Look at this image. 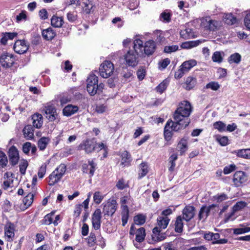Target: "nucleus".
Segmentation results:
<instances>
[{"label": "nucleus", "mask_w": 250, "mask_h": 250, "mask_svg": "<svg viewBox=\"0 0 250 250\" xmlns=\"http://www.w3.org/2000/svg\"><path fill=\"white\" fill-rule=\"evenodd\" d=\"M223 20L224 22L228 25H233L237 22L236 18L231 13L225 14Z\"/></svg>", "instance_id": "7c9ffc66"}, {"label": "nucleus", "mask_w": 250, "mask_h": 250, "mask_svg": "<svg viewBox=\"0 0 250 250\" xmlns=\"http://www.w3.org/2000/svg\"><path fill=\"white\" fill-rule=\"evenodd\" d=\"M152 232V239L154 241H161L166 237L165 233H161V230L158 227H155L153 229Z\"/></svg>", "instance_id": "6ab92c4d"}, {"label": "nucleus", "mask_w": 250, "mask_h": 250, "mask_svg": "<svg viewBox=\"0 0 250 250\" xmlns=\"http://www.w3.org/2000/svg\"><path fill=\"white\" fill-rule=\"evenodd\" d=\"M44 111L46 114V118L49 121H54L57 116L56 109L55 107L51 105H48L45 106Z\"/></svg>", "instance_id": "dca6fc26"}, {"label": "nucleus", "mask_w": 250, "mask_h": 250, "mask_svg": "<svg viewBox=\"0 0 250 250\" xmlns=\"http://www.w3.org/2000/svg\"><path fill=\"white\" fill-rule=\"evenodd\" d=\"M216 141L222 146H226L228 144L229 139L226 136H221L220 135L216 136Z\"/></svg>", "instance_id": "de8ad7c7"}, {"label": "nucleus", "mask_w": 250, "mask_h": 250, "mask_svg": "<svg viewBox=\"0 0 250 250\" xmlns=\"http://www.w3.org/2000/svg\"><path fill=\"white\" fill-rule=\"evenodd\" d=\"M103 197L101 195L99 191H96L94 193L93 199L96 204H99L102 201Z\"/></svg>", "instance_id": "6e6d98bb"}, {"label": "nucleus", "mask_w": 250, "mask_h": 250, "mask_svg": "<svg viewBox=\"0 0 250 250\" xmlns=\"http://www.w3.org/2000/svg\"><path fill=\"white\" fill-rule=\"evenodd\" d=\"M169 221L167 217L159 216L157 218L158 225L160 229H165L167 227Z\"/></svg>", "instance_id": "c756f323"}, {"label": "nucleus", "mask_w": 250, "mask_h": 250, "mask_svg": "<svg viewBox=\"0 0 250 250\" xmlns=\"http://www.w3.org/2000/svg\"><path fill=\"white\" fill-rule=\"evenodd\" d=\"M33 126L37 128H40L42 125V116L41 114L36 113L32 116Z\"/></svg>", "instance_id": "5701e85b"}, {"label": "nucleus", "mask_w": 250, "mask_h": 250, "mask_svg": "<svg viewBox=\"0 0 250 250\" xmlns=\"http://www.w3.org/2000/svg\"><path fill=\"white\" fill-rule=\"evenodd\" d=\"M220 87V85L217 82H212L206 85L207 88H210L213 90H217Z\"/></svg>", "instance_id": "4d7b16f0"}, {"label": "nucleus", "mask_w": 250, "mask_h": 250, "mask_svg": "<svg viewBox=\"0 0 250 250\" xmlns=\"http://www.w3.org/2000/svg\"><path fill=\"white\" fill-rule=\"evenodd\" d=\"M228 195L225 193L217 194L213 196V201H216L217 203H220L228 199Z\"/></svg>", "instance_id": "a18cd8bd"}, {"label": "nucleus", "mask_w": 250, "mask_h": 250, "mask_svg": "<svg viewBox=\"0 0 250 250\" xmlns=\"http://www.w3.org/2000/svg\"><path fill=\"white\" fill-rule=\"evenodd\" d=\"M217 207V205L216 204H212L208 207L205 205L202 206L198 214L199 220H201L203 219H206L209 216L210 212Z\"/></svg>", "instance_id": "f8f14e48"}, {"label": "nucleus", "mask_w": 250, "mask_h": 250, "mask_svg": "<svg viewBox=\"0 0 250 250\" xmlns=\"http://www.w3.org/2000/svg\"><path fill=\"white\" fill-rule=\"evenodd\" d=\"M179 47L176 45H172L171 46H166L164 48V51L166 53H170L178 50Z\"/></svg>", "instance_id": "603ef678"}, {"label": "nucleus", "mask_w": 250, "mask_h": 250, "mask_svg": "<svg viewBox=\"0 0 250 250\" xmlns=\"http://www.w3.org/2000/svg\"><path fill=\"white\" fill-rule=\"evenodd\" d=\"M145 53L148 56L152 55L156 50V45L154 41L149 40L143 47Z\"/></svg>", "instance_id": "f3484780"}, {"label": "nucleus", "mask_w": 250, "mask_h": 250, "mask_svg": "<svg viewBox=\"0 0 250 250\" xmlns=\"http://www.w3.org/2000/svg\"><path fill=\"white\" fill-rule=\"evenodd\" d=\"M164 249L165 250H177L172 242L166 243L164 245Z\"/></svg>", "instance_id": "774afa93"}, {"label": "nucleus", "mask_w": 250, "mask_h": 250, "mask_svg": "<svg viewBox=\"0 0 250 250\" xmlns=\"http://www.w3.org/2000/svg\"><path fill=\"white\" fill-rule=\"evenodd\" d=\"M88 243L89 246H92L95 243L96 236L94 233L90 232L88 237Z\"/></svg>", "instance_id": "052dcab7"}, {"label": "nucleus", "mask_w": 250, "mask_h": 250, "mask_svg": "<svg viewBox=\"0 0 250 250\" xmlns=\"http://www.w3.org/2000/svg\"><path fill=\"white\" fill-rule=\"evenodd\" d=\"M167 81L166 80H164L156 87V90L160 94H162L167 89Z\"/></svg>", "instance_id": "ea45409f"}, {"label": "nucleus", "mask_w": 250, "mask_h": 250, "mask_svg": "<svg viewBox=\"0 0 250 250\" xmlns=\"http://www.w3.org/2000/svg\"><path fill=\"white\" fill-rule=\"evenodd\" d=\"M244 24L248 29L250 30V13L247 14L245 16Z\"/></svg>", "instance_id": "338daca9"}, {"label": "nucleus", "mask_w": 250, "mask_h": 250, "mask_svg": "<svg viewBox=\"0 0 250 250\" xmlns=\"http://www.w3.org/2000/svg\"><path fill=\"white\" fill-rule=\"evenodd\" d=\"M97 164L93 160H88V164H83L82 170L83 173H87L89 171V177L91 178L94 174Z\"/></svg>", "instance_id": "ddd939ff"}, {"label": "nucleus", "mask_w": 250, "mask_h": 250, "mask_svg": "<svg viewBox=\"0 0 250 250\" xmlns=\"http://www.w3.org/2000/svg\"><path fill=\"white\" fill-rule=\"evenodd\" d=\"M237 156L245 159H250V148L242 149L237 150Z\"/></svg>", "instance_id": "e433bc0d"}, {"label": "nucleus", "mask_w": 250, "mask_h": 250, "mask_svg": "<svg viewBox=\"0 0 250 250\" xmlns=\"http://www.w3.org/2000/svg\"><path fill=\"white\" fill-rule=\"evenodd\" d=\"M28 166V163L27 160H23L22 162L19 165L20 171L22 175L25 174L26 170Z\"/></svg>", "instance_id": "09e8293b"}, {"label": "nucleus", "mask_w": 250, "mask_h": 250, "mask_svg": "<svg viewBox=\"0 0 250 250\" xmlns=\"http://www.w3.org/2000/svg\"><path fill=\"white\" fill-rule=\"evenodd\" d=\"M170 61L168 58L164 59L161 62H159V64L163 68H166L170 63Z\"/></svg>", "instance_id": "69168bd1"}, {"label": "nucleus", "mask_w": 250, "mask_h": 250, "mask_svg": "<svg viewBox=\"0 0 250 250\" xmlns=\"http://www.w3.org/2000/svg\"><path fill=\"white\" fill-rule=\"evenodd\" d=\"M43 38L46 41H51L56 36V32L51 27L43 29L42 31Z\"/></svg>", "instance_id": "a211bd4d"}, {"label": "nucleus", "mask_w": 250, "mask_h": 250, "mask_svg": "<svg viewBox=\"0 0 250 250\" xmlns=\"http://www.w3.org/2000/svg\"><path fill=\"white\" fill-rule=\"evenodd\" d=\"M29 47V45L25 40H17L14 45L13 49L17 53L22 54L27 52Z\"/></svg>", "instance_id": "6e6552de"}, {"label": "nucleus", "mask_w": 250, "mask_h": 250, "mask_svg": "<svg viewBox=\"0 0 250 250\" xmlns=\"http://www.w3.org/2000/svg\"><path fill=\"white\" fill-rule=\"evenodd\" d=\"M143 43V41L140 39H137L134 40L133 42V51H135L136 54H139V50L140 51H142L144 47Z\"/></svg>", "instance_id": "c9c22d12"}, {"label": "nucleus", "mask_w": 250, "mask_h": 250, "mask_svg": "<svg viewBox=\"0 0 250 250\" xmlns=\"http://www.w3.org/2000/svg\"><path fill=\"white\" fill-rule=\"evenodd\" d=\"M178 147L181 155H182L187 151L188 149L187 143L186 140L184 139H181L178 143Z\"/></svg>", "instance_id": "4c0bfd02"}, {"label": "nucleus", "mask_w": 250, "mask_h": 250, "mask_svg": "<svg viewBox=\"0 0 250 250\" xmlns=\"http://www.w3.org/2000/svg\"><path fill=\"white\" fill-rule=\"evenodd\" d=\"M117 208V202L114 199H109L104 205L103 213L104 215L112 216Z\"/></svg>", "instance_id": "423d86ee"}, {"label": "nucleus", "mask_w": 250, "mask_h": 250, "mask_svg": "<svg viewBox=\"0 0 250 250\" xmlns=\"http://www.w3.org/2000/svg\"><path fill=\"white\" fill-rule=\"evenodd\" d=\"M122 164L128 165L131 161V155L127 151H124L121 155Z\"/></svg>", "instance_id": "f704fd0d"}, {"label": "nucleus", "mask_w": 250, "mask_h": 250, "mask_svg": "<svg viewBox=\"0 0 250 250\" xmlns=\"http://www.w3.org/2000/svg\"><path fill=\"white\" fill-rule=\"evenodd\" d=\"M5 235L9 238H12L14 237V228L11 223L5 229Z\"/></svg>", "instance_id": "79ce46f5"}, {"label": "nucleus", "mask_w": 250, "mask_h": 250, "mask_svg": "<svg viewBox=\"0 0 250 250\" xmlns=\"http://www.w3.org/2000/svg\"><path fill=\"white\" fill-rule=\"evenodd\" d=\"M0 63L4 68H9L14 63L13 55L7 52H4L0 56Z\"/></svg>", "instance_id": "39448f33"}, {"label": "nucleus", "mask_w": 250, "mask_h": 250, "mask_svg": "<svg viewBox=\"0 0 250 250\" xmlns=\"http://www.w3.org/2000/svg\"><path fill=\"white\" fill-rule=\"evenodd\" d=\"M183 230V223L182 218L181 216H178L176 218L175 223V231L176 232L181 233Z\"/></svg>", "instance_id": "473e14b6"}, {"label": "nucleus", "mask_w": 250, "mask_h": 250, "mask_svg": "<svg viewBox=\"0 0 250 250\" xmlns=\"http://www.w3.org/2000/svg\"><path fill=\"white\" fill-rule=\"evenodd\" d=\"M136 238L135 240L138 242H143L146 236L145 229L144 228H140L138 229L136 231Z\"/></svg>", "instance_id": "2f4dec72"}, {"label": "nucleus", "mask_w": 250, "mask_h": 250, "mask_svg": "<svg viewBox=\"0 0 250 250\" xmlns=\"http://www.w3.org/2000/svg\"><path fill=\"white\" fill-rule=\"evenodd\" d=\"M195 208L193 206H186L183 209V219L188 222L191 220L195 215Z\"/></svg>", "instance_id": "9b49d317"}, {"label": "nucleus", "mask_w": 250, "mask_h": 250, "mask_svg": "<svg viewBox=\"0 0 250 250\" xmlns=\"http://www.w3.org/2000/svg\"><path fill=\"white\" fill-rule=\"evenodd\" d=\"M241 61V56L238 53L231 54L228 58L229 63H235L238 64Z\"/></svg>", "instance_id": "72a5a7b5"}, {"label": "nucleus", "mask_w": 250, "mask_h": 250, "mask_svg": "<svg viewBox=\"0 0 250 250\" xmlns=\"http://www.w3.org/2000/svg\"><path fill=\"white\" fill-rule=\"evenodd\" d=\"M50 142V139L48 137H41L38 141V146L40 150H44L48 143Z\"/></svg>", "instance_id": "cd10ccee"}, {"label": "nucleus", "mask_w": 250, "mask_h": 250, "mask_svg": "<svg viewBox=\"0 0 250 250\" xmlns=\"http://www.w3.org/2000/svg\"><path fill=\"white\" fill-rule=\"evenodd\" d=\"M248 176L242 171H236L233 175V182L236 187H240L247 181Z\"/></svg>", "instance_id": "1a4fd4ad"}, {"label": "nucleus", "mask_w": 250, "mask_h": 250, "mask_svg": "<svg viewBox=\"0 0 250 250\" xmlns=\"http://www.w3.org/2000/svg\"><path fill=\"white\" fill-rule=\"evenodd\" d=\"M148 172L147 164L146 162H142L139 166L138 178L141 179L145 176Z\"/></svg>", "instance_id": "393cba45"}, {"label": "nucleus", "mask_w": 250, "mask_h": 250, "mask_svg": "<svg viewBox=\"0 0 250 250\" xmlns=\"http://www.w3.org/2000/svg\"><path fill=\"white\" fill-rule=\"evenodd\" d=\"M212 60L214 62H221L223 61V58L221 53L219 51L215 52L212 56Z\"/></svg>", "instance_id": "3c124183"}, {"label": "nucleus", "mask_w": 250, "mask_h": 250, "mask_svg": "<svg viewBox=\"0 0 250 250\" xmlns=\"http://www.w3.org/2000/svg\"><path fill=\"white\" fill-rule=\"evenodd\" d=\"M134 223L138 225H142L146 222V217L142 214H139L134 218Z\"/></svg>", "instance_id": "37998d69"}, {"label": "nucleus", "mask_w": 250, "mask_h": 250, "mask_svg": "<svg viewBox=\"0 0 250 250\" xmlns=\"http://www.w3.org/2000/svg\"><path fill=\"white\" fill-rule=\"evenodd\" d=\"M214 128L218 129L220 132L226 131V125L221 121L216 122L213 124Z\"/></svg>", "instance_id": "49530a36"}, {"label": "nucleus", "mask_w": 250, "mask_h": 250, "mask_svg": "<svg viewBox=\"0 0 250 250\" xmlns=\"http://www.w3.org/2000/svg\"><path fill=\"white\" fill-rule=\"evenodd\" d=\"M81 212H82V205H76L75 207V210L74 211V215L76 217H78L80 216Z\"/></svg>", "instance_id": "0e129e2a"}, {"label": "nucleus", "mask_w": 250, "mask_h": 250, "mask_svg": "<svg viewBox=\"0 0 250 250\" xmlns=\"http://www.w3.org/2000/svg\"><path fill=\"white\" fill-rule=\"evenodd\" d=\"M171 14L170 13L165 10L160 15V19L163 22H169L171 21Z\"/></svg>", "instance_id": "58836bf2"}, {"label": "nucleus", "mask_w": 250, "mask_h": 250, "mask_svg": "<svg viewBox=\"0 0 250 250\" xmlns=\"http://www.w3.org/2000/svg\"><path fill=\"white\" fill-rule=\"evenodd\" d=\"M66 166L64 164H62L57 167L54 171H56L61 178H62L66 171Z\"/></svg>", "instance_id": "8fccbe9b"}, {"label": "nucleus", "mask_w": 250, "mask_h": 250, "mask_svg": "<svg viewBox=\"0 0 250 250\" xmlns=\"http://www.w3.org/2000/svg\"><path fill=\"white\" fill-rule=\"evenodd\" d=\"M34 197V194L29 192L24 197L22 200L23 205V207L21 208L23 210L27 209L32 205L33 202Z\"/></svg>", "instance_id": "aec40b11"}, {"label": "nucleus", "mask_w": 250, "mask_h": 250, "mask_svg": "<svg viewBox=\"0 0 250 250\" xmlns=\"http://www.w3.org/2000/svg\"><path fill=\"white\" fill-rule=\"evenodd\" d=\"M8 160L6 154L0 150V167L2 168L7 166Z\"/></svg>", "instance_id": "c03bdc74"}, {"label": "nucleus", "mask_w": 250, "mask_h": 250, "mask_svg": "<svg viewBox=\"0 0 250 250\" xmlns=\"http://www.w3.org/2000/svg\"><path fill=\"white\" fill-rule=\"evenodd\" d=\"M247 203L244 201L237 202L233 207L232 211L233 212L241 210L247 206Z\"/></svg>", "instance_id": "a19ab883"}, {"label": "nucleus", "mask_w": 250, "mask_h": 250, "mask_svg": "<svg viewBox=\"0 0 250 250\" xmlns=\"http://www.w3.org/2000/svg\"><path fill=\"white\" fill-rule=\"evenodd\" d=\"M46 165H42L38 171V176L40 178H42L46 172Z\"/></svg>", "instance_id": "e2e57ef3"}, {"label": "nucleus", "mask_w": 250, "mask_h": 250, "mask_svg": "<svg viewBox=\"0 0 250 250\" xmlns=\"http://www.w3.org/2000/svg\"><path fill=\"white\" fill-rule=\"evenodd\" d=\"M236 166L234 164H231L229 166L224 167L223 172L225 174H228L234 171L236 169Z\"/></svg>", "instance_id": "5fc2aeb1"}, {"label": "nucleus", "mask_w": 250, "mask_h": 250, "mask_svg": "<svg viewBox=\"0 0 250 250\" xmlns=\"http://www.w3.org/2000/svg\"><path fill=\"white\" fill-rule=\"evenodd\" d=\"M101 211L99 208L96 209L92 215V224L93 228L98 230L100 229L101 224Z\"/></svg>", "instance_id": "2eb2a0df"}, {"label": "nucleus", "mask_w": 250, "mask_h": 250, "mask_svg": "<svg viewBox=\"0 0 250 250\" xmlns=\"http://www.w3.org/2000/svg\"><path fill=\"white\" fill-rule=\"evenodd\" d=\"M61 178V177L56 171H53L49 176V185L50 186H54L55 184L57 183Z\"/></svg>", "instance_id": "c85d7f7f"}, {"label": "nucleus", "mask_w": 250, "mask_h": 250, "mask_svg": "<svg viewBox=\"0 0 250 250\" xmlns=\"http://www.w3.org/2000/svg\"><path fill=\"white\" fill-rule=\"evenodd\" d=\"M23 134L26 140L34 138V127L31 125H26L22 130Z\"/></svg>", "instance_id": "412c9836"}, {"label": "nucleus", "mask_w": 250, "mask_h": 250, "mask_svg": "<svg viewBox=\"0 0 250 250\" xmlns=\"http://www.w3.org/2000/svg\"><path fill=\"white\" fill-rule=\"evenodd\" d=\"M192 111L190 103L184 101L179 104L173 115L174 121L169 120L165 125L164 135L167 141L171 140L173 135L172 131H178L185 129L190 123L189 116Z\"/></svg>", "instance_id": "f257e3e1"}, {"label": "nucleus", "mask_w": 250, "mask_h": 250, "mask_svg": "<svg viewBox=\"0 0 250 250\" xmlns=\"http://www.w3.org/2000/svg\"><path fill=\"white\" fill-rule=\"evenodd\" d=\"M64 23L62 17L53 16L51 19V25L54 27H61Z\"/></svg>", "instance_id": "a878e982"}, {"label": "nucleus", "mask_w": 250, "mask_h": 250, "mask_svg": "<svg viewBox=\"0 0 250 250\" xmlns=\"http://www.w3.org/2000/svg\"><path fill=\"white\" fill-rule=\"evenodd\" d=\"M27 19L26 12L22 10L18 15L16 16V21L19 22L22 20H25Z\"/></svg>", "instance_id": "13d9d810"}, {"label": "nucleus", "mask_w": 250, "mask_h": 250, "mask_svg": "<svg viewBox=\"0 0 250 250\" xmlns=\"http://www.w3.org/2000/svg\"><path fill=\"white\" fill-rule=\"evenodd\" d=\"M32 148V144L30 142H27L22 145V150L24 153L27 155Z\"/></svg>", "instance_id": "864d4df0"}, {"label": "nucleus", "mask_w": 250, "mask_h": 250, "mask_svg": "<svg viewBox=\"0 0 250 250\" xmlns=\"http://www.w3.org/2000/svg\"><path fill=\"white\" fill-rule=\"evenodd\" d=\"M138 55L133 50H128L125 56V59L126 64L132 67L136 66L138 64L136 56Z\"/></svg>", "instance_id": "4468645a"}, {"label": "nucleus", "mask_w": 250, "mask_h": 250, "mask_svg": "<svg viewBox=\"0 0 250 250\" xmlns=\"http://www.w3.org/2000/svg\"><path fill=\"white\" fill-rule=\"evenodd\" d=\"M78 109V106L68 104L63 109L62 113L63 115L69 117L76 113Z\"/></svg>", "instance_id": "4be33fe9"}, {"label": "nucleus", "mask_w": 250, "mask_h": 250, "mask_svg": "<svg viewBox=\"0 0 250 250\" xmlns=\"http://www.w3.org/2000/svg\"><path fill=\"white\" fill-rule=\"evenodd\" d=\"M67 19L69 21L73 22L77 20V15L74 12H69L67 14Z\"/></svg>", "instance_id": "680f3d73"}, {"label": "nucleus", "mask_w": 250, "mask_h": 250, "mask_svg": "<svg viewBox=\"0 0 250 250\" xmlns=\"http://www.w3.org/2000/svg\"><path fill=\"white\" fill-rule=\"evenodd\" d=\"M201 25L204 28L205 30L213 31L217 29L218 22L214 20L209 19V18H207L202 20Z\"/></svg>", "instance_id": "9d476101"}, {"label": "nucleus", "mask_w": 250, "mask_h": 250, "mask_svg": "<svg viewBox=\"0 0 250 250\" xmlns=\"http://www.w3.org/2000/svg\"><path fill=\"white\" fill-rule=\"evenodd\" d=\"M196 79L194 77H188L187 78L184 87L186 90H190L196 84Z\"/></svg>", "instance_id": "bb28decb"}, {"label": "nucleus", "mask_w": 250, "mask_h": 250, "mask_svg": "<svg viewBox=\"0 0 250 250\" xmlns=\"http://www.w3.org/2000/svg\"><path fill=\"white\" fill-rule=\"evenodd\" d=\"M87 91L91 96L96 94L95 86L98 82V77L95 74H91L87 79Z\"/></svg>", "instance_id": "20e7f679"}, {"label": "nucleus", "mask_w": 250, "mask_h": 250, "mask_svg": "<svg viewBox=\"0 0 250 250\" xmlns=\"http://www.w3.org/2000/svg\"><path fill=\"white\" fill-rule=\"evenodd\" d=\"M8 155L10 164L12 166H15L18 164L20 156L19 151L15 146H12L10 147L8 152Z\"/></svg>", "instance_id": "0eeeda50"}, {"label": "nucleus", "mask_w": 250, "mask_h": 250, "mask_svg": "<svg viewBox=\"0 0 250 250\" xmlns=\"http://www.w3.org/2000/svg\"><path fill=\"white\" fill-rule=\"evenodd\" d=\"M114 66L113 64L109 61L104 62L100 66L99 73L104 78H107L113 73Z\"/></svg>", "instance_id": "7ed1b4c3"}, {"label": "nucleus", "mask_w": 250, "mask_h": 250, "mask_svg": "<svg viewBox=\"0 0 250 250\" xmlns=\"http://www.w3.org/2000/svg\"><path fill=\"white\" fill-rule=\"evenodd\" d=\"M146 70L144 68H141L137 71V75L138 79L140 81L143 80L146 76Z\"/></svg>", "instance_id": "bf43d9fd"}, {"label": "nucleus", "mask_w": 250, "mask_h": 250, "mask_svg": "<svg viewBox=\"0 0 250 250\" xmlns=\"http://www.w3.org/2000/svg\"><path fill=\"white\" fill-rule=\"evenodd\" d=\"M107 146L103 143L97 144L95 138L87 139L83 140L79 146L78 149L84 150L87 154L94 151L99 152L102 149L105 150Z\"/></svg>", "instance_id": "f03ea898"}, {"label": "nucleus", "mask_w": 250, "mask_h": 250, "mask_svg": "<svg viewBox=\"0 0 250 250\" xmlns=\"http://www.w3.org/2000/svg\"><path fill=\"white\" fill-rule=\"evenodd\" d=\"M197 64V62L195 60H190L184 62L180 66L186 73L188 72L191 68Z\"/></svg>", "instance_id": "b1692460"}]
</instances>
